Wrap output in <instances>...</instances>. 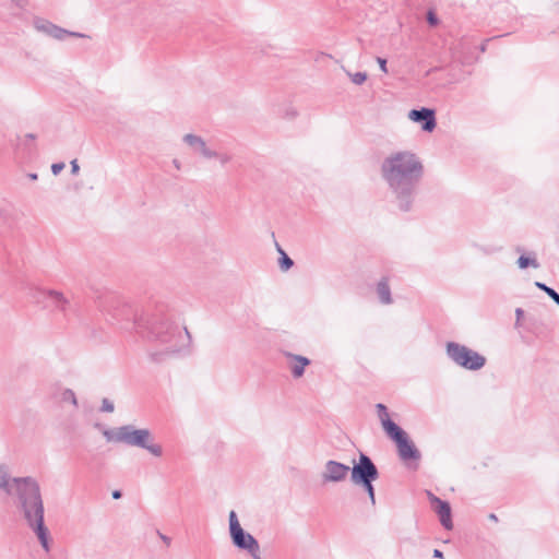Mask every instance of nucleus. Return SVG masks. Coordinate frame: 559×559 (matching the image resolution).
<instances>
[{
  "label": "nucleus",
  "mask_w": 559,
  "mask_h": 559,
  "mask_svg": "<svg viewBox=\"0 0 559 559\" xmlns=\"http://www.w3.org/2000/svg\"><path fill=\"white\" fill-rule=\"evenodd\" d=\"M108 321L124 331L135 333L158 349L152 350V360L159 362L171 355L191 353V335L187 328L174 322L173 317L163 308L139 312L129 304L117 301L108 310Z\"/></svg>",
  "instance_id": "f257e3e1"
},
{
  "label": "nucleus",
  "mask_w": 559,
  "mask_h": 559,
  "mask_svg": "<svg viewBox=\"0 0 559 559\" xmlns=\"http://www.w3.org/2000/svg\"><path fill=\"white\" fill-rule=\"evenodd\" d=\"M380 175L395 206L402 212L412 211L424 177L420 157L408 150L392 152L383 158Z\"/></svg>",
  "instance_id": "f03ea898"
},
{
  "label": "nucleus",
  "mask_w": 559,
  "mask_h": 559,
  "mask_svg": "<svg viewBox=\"0 0 559 559\" xmlns=\"http://www.w3.org/2000/svg\"><path fill=\"white\" fill-rule=\"evenodd\" d=\"M8 497L15 498V504L27 526L37 536L46 552L50 551L49 531L45 525V508L38 481L31 476L15 480V488Z\"/></svg>",
  "instance_id": "7ed1b4c3"
},
{
  "label": "nucleus",
  "mask_w": 559,
  "mask_h": 559,
  "mask_svg": "<svg viewBox=\"0 0 559 559\" xmlns=\"http://www.w3.org/2000/svg\"><path fill=\"white\" fill-rule=\"evenodd\" d=\"M445 354L453 364L469 371L480 370L487 361L478 352L456 342L445 344Z\"/></svg>",
  "instance_id": "20e7f679"
},
{
  "label": "nucleus",
  "mask_w": 559,
  "mask_h": 559,
  "mask_svg": "<svg viewBox=\"0 0 559 559\" xmlns=\"http://www.w3.org/2000/svg\"><path fill=\"white\" fill-rule=\"evenodd\" d=\"M122 443L144 449L156 457L163 455L162 445L154 442L151 431L145 428L138 429L132 425H124Z\"/></svg>",
  "instance_id": "39448f33"
},
{
  "label": "nucleus",
  "mask_w": 559,
  "mask_h": 559,
  "mask_svg": "<svg viewBox=\"0 0 559 559\" xmlns=\"http://www.w3.org/2000/svg\"><path fill=\"white\" fill-rule=\"evenodd\" d=\"M229 535L235 547L247 552L254 550L259 545L258 540L250 533H247L240 525L237 513L229 512Z\"/></svg>",
  "instance_id": "423d86ee"
},
{
  "label": "nucleus",
  "mask_w": 559,
  "mask_h": 559,
  "mask_svg": "<svg viewBox=\"0 0 559 559\" xmlns=\"http://www.w3.org/2000/svg\"><path fill=\"white\" fill-rule=\"evenodd\" d=\"M350 479L357 485L359 483L374 481L379 477V471L372 460L365 453H360L358 462L350 468Z\"/></svg>",
  "instance_id": "0eeeda50"
},
{
  "label": "nucleus",
  "mask_w": 559,
  "mask_h": 559,
  "mask_svg": "<svg viewBox=\"0 0 559 559\" xmlns=\"http://www.w3.org/2000/svg\"><path fill=\"white\" fill-rule=\"evenodd\" d=\"M391 429L393 433L390 435L389 438L395 442L400 460L404 463L419 461L421 457L420 451L408 438L407 433L402 428L395 430L394 427H392Z\"/></svg>",
  "instance_id": "6e6552de"
},
{
  "label": "nucleus",
  "mask_w": 559,
  "mask_h": 559,
  "mask_svg": "<svg viewBox=\"0 0 559 559\" xmlns=\"http://www.w3.org/2000/svg\"><path fill=\"white\" fill-rule=\"evenodd\" d=\"M33 26L34 28L48 37H51L56 40H64L67 37H76V38H85L88 37L87 35L79 32H72L68 31L66 28H62L52 22L43 19V17H35L33 20Z\"/></svg>",
  "instance_id": "1a4fd4ad"
},
{
  "label": "nucleus",
  "mask_w": 559,
  "mask_h": 559,
  "mask_svg": "<svg viewBox=\"0 0 559 559\" xmlns=\"http://www.w3.org/2000/svg\"><path fill=\"white\" fill-rule=\"evenodd\" d=\"M349 471L350 467L348 465L329 460L325 462L323 471L321 472V479L324 484L341 483L347 478Z\"/></svg>",
  "instance_id": "9d476101"
},
{
  "label": "nucleus",
  "mask_w": 559,
  "mask_h": 559,
  "mask_svg": "<svg viewBox=\"0 0 559 559\" xmlns=\"http://www.w3.org/2000/svg\"><path fill=\"white\" fill-rule=\"evenodd\" d=\"M428 498L431 503L432 510L437 513L439 516L441 525L445 530H452L453 528V522H452V510L451 506L448 501L442 500L428 491Z\"/></svg>",
  "instance_id": "9b49d317"
},
{
  "label": "nucleus",
  "mask_w": 559,
  "mask_h": 559,
  "mask_svg": "<svg viewBox=\"0 0 559 559\" xmlns=\"http://www.w3.org/2000/svg\"><path fill=\"white\" fill-rule=\"evenodd\" d=\"M408 119L420 123L421 130L425 132H432L437 126L436 112L431 108L412 109L408 112Z\"/></svg>",
  "instance_id": "f8f14e48"
},
{
  "label": "nucleus",
  "mask_w": 559,
  "mask_h": 559,
  "mask_svg": "<svg viewBox=\"0 0 559 559\" xmlns=\"http://www.w3.org/2000/svg\"><path fill=\"white\" fill-rule=\"evenodd\" d=\"M182 141L190 147L194 153L203 157L204 159H213L215 150L207 146L205 140L197 134L187 133L183 135Z\"/></svg>",
  "instance_id": "ddd939ff"
},
{
  "label": "nucleus",
  "mask_w": 559,
  "mask_h": 559,
  "mask_svg": "<svg viewBox=\"0 0 559 559\" xmlns=\"http://www.w3.org/2000/svg\"><path fill=\"white\" fill-rule=\"evenodd\" d=\"M43 295L47 301V307L53 308L55 310L66 312L70 302L69 299L58 290L48 289L43 290Z\"/></svg>",
  "instance_id": "4468645a"
},
{
  "label": "nucleus",
  "mask_w": 559,
  "mask_h": 559,
  "mask_svg": "<svg viewBox=\"0 0 559 559\" xmlns=\"http://www.w3.org/2000/svg\"><path fill=\"white\" fill-rule=\"evenodd\" d=\"M22 477H12L11 469L7 464H0V491L4 495H11L15 488V480H20Z\"/></svg>",
  "instance_id": "2eb2a0df"
},
{
  "label": "nucleus",
  "mask_w": 559,
  "mask_h": 559,
  "mask_svg": "<svg viewBox=\"0 0 559 559\" xmlns=\"http://www.w3.org/2000/svg\"><path fill=\"white\" fill-rule=\"evenodd\" d=\"M285 356L290 359V371L294 378H300L305 373V368L310 365V360L307 357L295 355L292 353H285Z\"/></svg>",
  "instance_id": "dca6fc26"
},
{
  "label": "nucleus",
  "mask_w": 559,
  "mask_h": 559,
  "mask_svg": "<svg viewBox=\"0 0 559 559\" xmlns=\"http://www.w3.org/2000/svg\"><path fill=\"white\" fill-rule=\"evenodd\" d=\"M377 409H378V415H379L382 428L385 431V433L388 435V437L393 433V430L391 429L392 427H394L395 430L401 429V427L397 424H395L393 420H391L385 405L379 403V404H377Z\"/></svg>",
  "instance_id": "f3484780"
},
{
  "label": "nucleus",
  "mask_w": 559,
  "mask_h": 559,
  "mask_svg": "<svg viewBox=\"0 0 559 559\" xmlns=\"http://www.w3.org/2000/svg\"><path fill=\"white\" fill-rule=\"evenodd\" d=\"M379 300L383 305H391L393 302L389 281L386 277H382L376 287Z\"/></svg>",
  "instance_id": "a211bd4d"
},
{
  "label": "nucleus",
  "mask_w": 559,
  "mask_h": 559,
  "mask_svg": "<svg viewBox=\"0 0 559 559\" xmlns=\"http://www.w3.org/2000/svg\"><path fill=\"white\" fill-rule=\"evenodd\" d=\"M516 264L521 270H525L527 267L539 269L540 266L534 252H531L528 255H520L516 261Z\"/></svg>",
  "instance_id": "6ab92c4d"
},
{
  "label": "nucleus",
  "mask_w": 559,
  "mask_h": 559,
  "mask_svg": "<svg viewBox=\"0 0 559 559\" xmlns=\"http://www.w3.org/2000/svg\"><path fill=\"white\" fill-rule=\"evenodd\" d=\"M123 429H124V426L118 427L116 429H105L103 431V436L106 438V440L108 442L122 443V441H123Z\"/></svg>",
  "instance_id": "aec40b11"
},
{
  "label": "nucleus",
  "mask_w": 559,
  "mask_h": 559,
  "mask_svg": "<svg viewBox=\"0 0 559 559\" xmlns=\"http://www.w3.org/2000/svg\"><path fill=\"white\" fill-rule=\"evenodd\" d=\"M277 250L281 253V257L278 259L281 270L288 271L293 266L294 261L285 253V251L278 245Z\"/></svg>",
  "instance_id": "412c9836"
},
{
  "label": "nucleus",
  "mask_w": 559,
  "mask_h": 559,
  "mask_svg": "<svg viewBox=\"0 0 559 559\" xmlns=\"http://www.w3.org/2000/svg\"><path fill=\"white\" fill-rule=\"evenodd\" d=\"M60 401L62 403H70L71 405H73L74 407H78V400H76V396H75V393L73 390L71 389H64L61 393H60Z\"/></svg>",
  "instance_id": "4be33fe9"
},
{
  "label": "nucleus",
  "mask_w": 559,
  "mask_h": 559,
  "mask_svg": "<svg viewBox=\"0 0 559 559\" xmlns=\"http://www.w3.org/2000/svg\"><path fill=\"white\" fill-rule=\"evenodd\" d=\"M535 286L545 292L559 306V294L554 288L542 282H535Z\"/></svg>",
  "instance_id": "5701e85b"
},
{
  "label": "nucleus",
  "mask_w": 559,
  "mask_h": 559,
  "mask_svg": "<svg viewBox=\"0 0 559 559\" xmlns=\"http://www.w3.org/2000/svg\"><path fill=\"white\" fill-rule=\"evenodd\" d=\"M373 481H369V483H359L357 484L358 486H361L365 491L368 493V497L371 501V504L374 506L376 503V496H374V487H373Z\"/></svg>",
  "instance_id": "b1692460"
},
{
  "label": "nucleus",
  "mask_w": 559,
  "mask_h": 559,
  "mask_svg": "<svg viewBox=\"0 0 559 559\" xmlns=\"http://www.w3.org/2000/svg\"><path fill=\"white\" fill-rule=\"evenodd\" d=\"M213 158L217 159L222 166L227 165L233 159V156L227 152H217L215 151V155Z\"/></svg>",
  "instance_id": "393cba45"
},
{
  "label": "nucleus",
  "mask_w": 559,
  "mask_h": 559,
  "mask_svg": "<svg viewBox=\"0 0 559 559\" xmlns=\"http://www.w3.org/2000/svg\"><path fill=\"white\" fill-rule=\"evenodd\" d=\"M348 75L352 80V82L356 85H361L367 80V73L366 72H356V73H349Z\"/></svg>",
  "instance_id": "a878e982"
},
{
  "label": "nucleus",
  "mask_w": 559,
  "mask_h": 559,
  "mask_svg": "<svg viewBox=\"0 0 559 559\" xmlns=\"http://www.w3.org/2000/svg\"><path fill=\"white\" fill-rule=\"evenodd\" d=\"M282 116L285 119L293 120L298 117V110L294 106H287L284 108Z\"/></svg>",
  "instance_id": "bb28decb"
},
{
  "label": "nucleus",
  "mask_w": 559,
  "mask_h": 559,
  "mask_svg": "<svg viewBox=\"0 0 559 559\" xmlns=\"http://www.w3.org/2000/svg\"><path fill=\"white\" fill-rule=\"evenodd\" d=\"M115 409L114 403L108 399H103L100 411L105 413H112Z\"/></svg>",
  "instance_id": "cd10ccee"
},
{
  "label": "nucleus",
  "mask_w": 559,
  "mask_h": 559,
  "mask_svg": "<svg viewBox=\"0 0 559 559\" xmlns=\"http://www.w3.org/2000/svg\"><path fill=\"white\" fill-rule=\"evenodd\" d=\"M11 217L10 210L5 206H0V222L7 223Z\"/></svg>",
  "instance_id": "c85d7f7f"
},
{
  "label": "nucleus",
  "mask_w": 559,
  "mask_h": 559,
  "mask_svg": "<svg viewBox=\"0 0 559 559\" xmlns=\"http://www.w3.org/2000/svg\"><path fill=\"white\" fill-rule=\"evenodd\" d=\"M64 163L60 162V163H55L51 165V173L55 175V176H58L64 168Z\"/></svg>",
  "instance_id": "c756f323"
},
{
  "label": "nucleus",
  "mask_w": 559,
  "mask_h": 559,
  "mask_svg": "<svg viewBox=\"0 0 559 559\" xmlns=\"http://www.w3.org/2000/svg\"><path fill=\"white\" fill-rule=\"evenodd\" d=\"M427 21L430 25L435 26L438 24V17L436 16V14L433 12H428L427 14Z\"/></svg>",
  "instance_id": "7c9ffc66"
},
{
  "label": "nucleus",
  "mask_w": 559,
  "mask_h": 559,
  "mask_svg": "<svg viewBox=\"0 0 559 559\" xmlns=\"http://www.w3.org/2000/svg\"><path fill=\"white\" fill-rule=\"evenodd\" d=\"M70 165H71V174L72 175H78L79 171H80V166H79V163L76 159H72L70 162Z\"/></svg>",
  "instance_id": "2f4dec72"
},
{
  "label": "nucleus",
  "mask_w": 559,
  "mask_h": 559,
  "mask_svg": "<svg viewBox=\"0 0 559 559\" xmlns=\"http://www.w3.org/2000/svg\"><path fill=\"white\" fill-rule=\"evenodd\" d=\"M377 62L379 63V67H380L381 71L386 73L388 72L386 60L381 58V57H378L377 58Z\"/></svg>",
  "instance_id": "473e14b6"
},
{
  "label": "nucleus",
  "mask_w": 559,
  "mask_h": 559,
  "mask_svg": "<svg viewBox=\"0 0 559 559\" xmlns=\"http://www.w3.org/2000/svg\"><path fill=\"white\" fill-rule=\"evenodd\" d=\"M524 316V311L522 308H516L515 309V317H516V322H515V325L518 326L520 324V321L521 319L523 318Z\"/></svg>",
  "instance_id": "72a5a7b5"
},
{
  "label": "nucleus",
  "mask_w": 559,
  "mask_h": 559,
  "mask_svg": "<svg viewBox=\"0 0 559 559\" xmlns=\"http://www.w3.org/2000/svg\"><path fill=\"white\" fill-rule=\"evenodd\" d=\"M248 554L252 557V559H262L260 555V546H258L254 550L248 551Z\"/></svg>",
  "instance_id": "f704fd0d"
},
{
  "label": "nucleus",
  "mask_w": 559,
  "mask_h": 559,
  "mask_svg": "<svg viewBox=\"0 0 559 559\" xmlns=\"http://www.w3.org/2000/svg\"><path fill=\"white\" fill-rule=\"evenodd\" d=\"M35 139H36V135H35V134H33V133H27V134L25 135V142H28V141H29V142H33V141H35ZM26 144H27V143H25V145H26Z\"/></svg>",
  "instance_id": "c9c22d12"
},
{
  "label": "nucleus",
  "mask_w": 559,
  "mask_h": 559,
  "mask_svg": "<svg viewBox=\"0 0 559 559\" xmlns=\"http://www.w3.org/2000/svg\"><path fill=\"white\" fill-rule=\"evenodd\" d=\"M433 557L436 558H443V552L439 549L433 550Z\"/></svg>",
  "instance_id": "e433bc0d"
},
{
  "label": "nucleus",
  "mask_w": 559,
  "mask_h": 559,
  "mask_svg": "<svg viewBox=\"0 0 559 559\" xmlns=\"http://www.w3.org/2000/svg\"><path fill=\"white\" fill-rule=\"evenodd\" d=\"M173 165L175 166L176 169L180 170L181 169V164L178 159H174L173 160Z\"/></svg>",
  "instance_id": "4c0bfd02"
},
{
  "label": "nucleus",
  "mask_w": 559,
  "mask_h": 559,
  "mask_svg": "<svg viewBox=\"0 0 559 559\" xmlns=\"http://www.w3.org/2000/svg\"><path fill=\"white\" fill-rule=\"evenodd\" d=\"M120 497H121V491H119V490L112 491V498L114 499H119Z\"/></svg>",
  "instance_id": "58836bf2"
},
{
  "label": "nucleus",
  "mask_w": 559,
  "mask_h": 559,
  "mask_svg": "<svg viewBox=\"0 0 559 559\" xmlns=\"http://www.w3.org/2000/svg\"><path fill=\"white\" fill-rule=\"evenodd\" d=\"M27 177L31 179V180H37L38 176L36 173H31L27 175Z\"/></svg>",
  "instance_id": "ea45409f"
},
{
  "label": "nucleus",
  "mask_w": 559,
  "mask_h": 559,
  "mask_svg": "<svg viewBox=\"0 0 559 559\" xmlns=\"http://www.w3.org/2000/svg\"><path fill=\"white\" fill-rule=\"evenodd\" d=\"M489 519H490V520H492V521H497V520H498V519H497V516H496V514H493V513H491V514L489 515Z\"/></svg>",
  "instance_id": "a19ab883"
},
{
  "label": "nucleus",
  "mask_w": 559,
  "mask_h": 559,
  "mask_svg": "<svg viewBox=\"0 0 559 559\" xmlns=\"http://www.w3.org/2000/svg\"><path fill=\"white\" fill-rule=\"evenodd\" d=\"M162 539H163L165 543H167V544L169 543V538H168V537H166V536H162Z\"/></svg>",
  "instance_id": "79ce46f5"
}]
</instances>
